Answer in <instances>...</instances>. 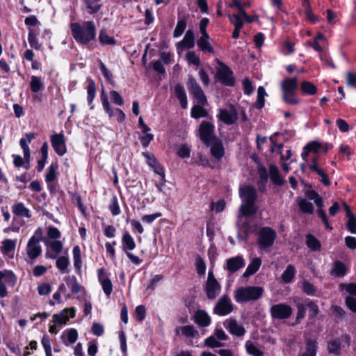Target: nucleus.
<instances>
[{
  "instance_id": "27",
  "label": "nucleus",
  "mask_w": 356,
  "mask_h": 356,
  "mask_svg": "<svg viewBox=\"0 0 356 356\" xmlns=\"http://www.w3.org/2000/svg\"><path fill=\"white\" fill-rule=\"evenodd\" d=\"M205 291L209 300H214L220 293L221 286L218 282H209L205 284Z\"/></svg>"
},
{
  "instance_id": "47",
  "label": "nucleus",
  "mask_w": 356,
  "mask_h": 356,
  "mask_svg": "<svg viewBox=\"0 0 356 356\" xmlns=\"http://www.w3.org/2000/svg\"><path fill=\"white\" fill-rule=\"evenodd\" d=\"M101 101L102 106L106 112L108 114L109 117L111 118L115 115V111H113L109 104L108 97L105 94L104 91H102L101 95Z\"/></svg>"
},
{
  "instance_id": "43",
  "label": "nucleus",
  "mask_w": 356,
  "mask_h": 356,
  "mask_svg": "<svg viewBox=\"0 0 356 356\" xmlns=\"http://www.w3.org/2000/svg\"><path fill=\"white\" fill-rule=\"evenodd\" d=\"M298 207L300 211L303 213L312 214L314 213V206L312 202L307 201L306 199H300L298 201Z\"/></svg>"
},
{
  "instance_id": "53",
  "label": "nucleus",
  "mask_w": 356,
  "mask_h": 356,
  "mask_svg": "<svg viewBox=\"0 0 356 356\" xmlns=\"http://www.w3.org/2000/svg\"><path fill=\"white\" fill-rule=\"evenodd\" d=\"M186 27V22L184 20H179L173 32V36L177 38L181 36Z\"/></svg>"
},
{
  "instance_id": "25",
  "label": "nucleus",
  "mask_w": 356,
  "mask_h": 356,
  "mask_svg": "<svg viewBox=\"0 0 356 356\" xmlns=\"http://www.w3.org/2000/svg\"><path fill=\"white\" fill-rule=\"evenodd\" d=\"M314 203L316 204V207H318V209L316 211L318 216L321 219L322 222H323L325 228L329 230H332V227L329 224V220L327 217V215L324 210H323V201L321 196L317 197L314 200Z\"/></svg>"
},
{
  "instance_id": "64",
  "label": "nucleus",
  "mask_w": 356,
  "mask_h": 356,
  "mask_svg": "<svg viewBox=\"0 0 356 356\" xmlns=\"http://www.w3.org/2000/svg\"><path fill=\"white\" fill-rule=\"evenodd\" d=\"M346 227L348 230L352 234H356V218L355 216H351L348 218L346 223Z\"/></svg>"
},
{
  "instance_id": "23",
  "label": "nucleus",
  "mask_w": 356,
  "mask_h": 356,
  "mask_svg": "<svg viewBox=\"0 0 356 356\" xmlns=\"http://www.w3.org/2000/svg\"><path fill=\"white\" fill-rule=\"evenodd\" d=\"M195 45L194 33L192 30L189 29L186 31L182 40L177 44L178 51L182 50L184 48L191 49Z\"/></svg>"
},
{
  "instance_id": "41",
  "label": "nucleus",
  "mask_w": 356,
  "mask_h": 356,
  "mask_svg": "<svg viewBox=\"0 0 356 356\" xmlns=\"http://www.w3.org/2000/svg\"><path fill=\"white\" fill-rule=\"evenodd\" d=\"M101 0H83L90 14L96 13L100 10L102 5L98 3Z\"/></svg>"
},
{
  "instance_id": "15",
  "label": "nucleus",
  "mask_w": 356,
  "mask_h": 356,
  "mask_svg": "<svg viewBox=\"0 0 356 356\" xmlns=\"http://www.w3.org/2000/svg\"><path fill=\"white\" fill-rule=\"evenodd\" d=\"M16 282L15 274L10 270L0 271V297L7 296L8 291L6 284L11 283L14 284Z\"/></svg>"
},
{
  "instance_id": "20",
  "label": "nucleus",
  "mask_w": 356,
  "mask_h": 356,
  "mask_svg": "<svg viewBox=\"0 0 356 356\" xmlns=\"http://www.w3.org/2000/svg\"><path fill=\"white\" fill-rule=\"evenodd\" d=\"M245 265V260L242 256L231 257L226 260V266L225 267L229 273H233Z\"/></svg>"
},
{
  "instance_id": "34",
  "label": "nucleus",
  "mask_w": 356,
  "mask_h": 356,
  "mask_svg": "<svg viewBox=\"0 0 356 356\" xmlns=\"http://www.w3.org/2000/svg\"><path fill=\"white\" fill-rule=\"evenodd\" d=\"M327 348L330 354L339 355L341 354V342L339 339L330 340L327 342Z\"/></svg>"
},
{
  "instance_id": "55",
  "label": "nucleus",
  "mask_w": 356,
  "mask_h": 356,
  "mask_svg": "<svg viewBox=\"0 0 356 356\" xmlns=\"http://www.w3.org/2000/svg\"><path fill=\"white\" fill-rule=\"evenodd\" d=\"M186 60L188 63L193 64L197 67L201 64L200 59L197 56L195 51H188L186 56Z\"/></svg>"
},
{
  "instance_id": "26",
  "label": "nucleus",
  "mask_w": 356,
  "mask_h": 356,
  "mask_svg": "<svg viewBox=\"0 0 356 356\" xmlns=\"http://www.w3.org/2000/svg\"><path fill=\"white\" fill-rule=\"evenodd\" d=\"M211 154L217 160L221 159L225 154V149L221 140L217 138L213 140L210 144Z\"/></svg>"
},
{
  "instance_id": "60",
  "label": "nucleus",
  "mask_w": 356,
  "mask_h": 356,
  "mask_svg": "<svg viewBox=\"0 0 356 356\" xmlns=\"http://www.w3.org/2000/svg\"><path fill=\"white\" fill-rule=\"evenodd\" d=\"M110 97L112 102L118 106H122L124 104L122 96L115 90H111L110 92Z\"/></svg>"
},
{
  "instance_id": "6",
  "label": "nucleus",
  "mask_w": 356,
  "mask_h": 356,
  "mask_svg": "<svg viewBox=\"0 0 356 356\" xmlns=\"http://www.w3.org/2000/svg\"><path fill=\"white\" fill-rule=\"evenodd\" d=\"M263 291L259 286L240 287L235 291L234 299L239 303L256 300L262 296Z\"/></svg>"
},
{
  "instance_id": "7",
  "label": "nucleus",
  "mask_w": 356,
  "mask_h": 356,
  "mask_svg": "<svg viewBox=\"0 0 356 356\" xmlns=\"http://www.w3.org/2000/svg\"><path fill=\"white\" fill-rule=\"evenodd\" d=\"M135 248L136 243L134 238L128 232H125L122 237V249L134 264L140 265L143 262V259L130 252Z\"/></svg>"
},
{
  "instance_id": "1",
  "label": "nucleus",
  "mask_w": 356,
  "mask_h": 356,
  "mask_svg": "<svg viewBox=\"0 0 356 356\" xmlns=\"http://www.w3.org/2000/svg\"><path fill=\"white\" fill-rule=\"evenodd\" d=\"M72 35L74 40L83 45H88L95 40L97 29L93 21H87L82 24L73 23L71 24Z\"/></svg>"
},
{
  "instance_id": "32",
  "label": "nucleus",
  "mask_w": 356,
  "mask_h": 356,
  "mask_svg": "<svg viewBox=\"0 0 356 356\" xmlns=\"http://www.w3.org/2000/svg\"><path fill=\"white\" fill-rule=\"evenodd\" d=\"M296 270L293 265L289 264L286 266L281 275L282 280L286 284L291 283L296 275Z\"/></svg>"
},
{
  "instance_id": "12",
  "label": "nucleus",
  "mask_w": 356,
  "mask_h": 356,
  "mask_svg": "<svg viewBox=\"0 0 356 356\" xmlns=\"http://www.w3.org/2000/svg\"><path fill=\"white\" fill-rule=\"evenodd\" d=\"M292 308L284 303L274 305L270 307V314L273 318L287 319L292 314Z\"/></svg>"
},
{
  "instance_id": "13",
  "label": "nucleus",
  "mask_w": 356,
  "mask_h": 356,
  "mask_svg": "<svg viewBox=\"0 0 356 356\" xmlns=\"http://www.w3.org/2000/svg\"><path fill=\"white\" fill-rule=\"evenodd\" d=\"M40 243V238L35 236V235L32 236L29 238L26 250V254L30 259L34 260L41 254L42 247Z\"/></svg>"
},
{
  "instance_id": "36",
  "label": "nucleus",
  "mask_w": 356,
  "mask_h": 356,
  "mask_svg": "<svg viewBox=\"0 0 356 356\" xmlns=\"http://www.w3.org/2000/svg\"><path fill=\"white\" fill-rule=\"evenodd\" d=\"M306 244L313 251H319L321 248L320 241L311 234L306 236Z\"/></svg>"
},
{
  "instance_id": "58",
  "label": "nucleus",
  "mask_w": 356,
  "mask_h": 356,
  "mask_svg": "<svg viewBox=\"0 0 356 356\" xmlns=\"http://www.w3.org/2000/svg\"><path fill=\"white\" fill-rule=\"evenodd\" d=\"M204 343L210 348H218L222 346V343L215 336L207 337L204 341Z\"/></svg>"
},
{
  "instance_id": "59",
  "label": "nucleus",
  "mask_w": 356,
  "mask_h": 356,
  "mask_svg": "<svg viewBox=\"0 0 356 356\" xmlns=\"http://www.w3.org/2000/svg\"><path fill=\"white\" fill-rule=\"evenodd\" d=\"M302 290L308 296H315L316 288L314 286L307 280L302 282Z\"/></svg>"
},
{
  "instance_id": "28",
  "label": "nucleus",
  "mask_w": 356,
  "mask_h": 356,
  "mask_svg": "<svg viewBox=\"0 0 356 356\" xmlns=\"http://www.w3.org/2000/svg\"><path fill=\"white\" fill-rule=\"evenodd\" d=\"M347 268L346 265L341 261L337 260L333 263V268L331 275L337 277H341L346 275Z\"/></svg>"
},
{
  "instance_id": "18",
  "label": "nucleus",
  "mask_w": 356,
  "mask_h": 356,
  "mask_svg": "<svg viewBox=\"0 0 356 356\" xmlns=\"http://www.w3.org/2000/svg\"><path fill=\"white\" fill-rule=\"evenodd\" d=\"M223 325L228 332L236 337H243L245 334V329L234 318H228L223 322Z\"/></svg>"
},
{
  "instance_id": "33",
  "label": "nucleus",
  "mask_w": 356,
  "mask_h": 356,
  "mask_svg": "<svg viewBox=\"0 0 356 356\" xmlns=\"http://www.w3.org/2000/svg\"><path fill=\"white\" fill-rule=\"evenodd\" d=\"M12 211L14 214L18 216L26 218H30L31 216L30 211L21 202L14 204Z\"/></svg>"
},
{
  "instance_id": "42",
  "label": "nucleus",
  "mask_w": 356,
  "mask_h": 356,
  "mask_svg": "<svg viewBox=\"0 0 356 356\" xmlns=\"http://www.w3.org/2000/svg\"><path fill=\"white\" fill-rule=\"evenodd\" d=\"M266 95L265 88L263 86H259L257 89V98L255 103V107L257 109H261L264 106Z\"/></svg>"
},
{
  "instance_id": "46",
  "label": "nucleus",
  "mask_w": 356,
  "mask_h": 356,
  "mask_svg": "<svg viewBox=\"0 0 356 356\" xmlns=\"http://www.w3.org/2000/svg\"><path fill=\"white\" fill-rule=\"evenodd\" d=\"M16 240L6 239L2 242V246L1 247V251L6 254H9L11 251L15 249Z\"/></svg>"
},
{
  "instance_id": "38",
  "label": "nucleus",
  "mask_w": 356,
  "mask_h": 356,
  "mask_svg": "<svg viewBox=\"0 0 356 356\" xmlns=\"http://www.w3.org/2000/svg\"><path fill=\"white\" fill-rule=\"evenodd\" d=\"M30 87L31 91L35 93L43 90L44 86L42 83L41 77L32 76L31 78Z\"/></svg>"
},
{
  "instance_id": "31",
  "label": "nucleus",
  "mask_w": 356,
  "mask_h": 356,
  "mask_svg": "<svg viewBox=\"0 0 356 356\" xmlns=\"http://www.w3.org/2000/svg\"><path fill=\"white\" fill-rule=\"evenodd\" d=\"M98 39L102 45H115L116 44L114 37L108 35L106 29L104 28L99 31Z\"/></svg>"
},
{
  "instance_id": "29",
  "label": "nucleus",
  "mask_w": 356,
  "mask_h": 356,
  "mask_svg": "<svg viewBox=\"0 0 356 356\" xmlns=\"http://www.w3.org/2000/svg\"><path fill=\"white\" fill-rule=\"evenodd\" d=\"M175 93L177 98L179 100L181 106L182 108H186L187 107V97L184 87L177 83L175 86Z\"/></svg>"
},
{
  "instance_id": "21",
  "label": "nucleus",
  "mask_w": 356,
  "mask_h": 356,
  "mask_svg": "<svg viewBox=\"0 0 356 356\" xmlns=\"http://www.w3.org/2000/svg\"><path fill=\"white\" fill-rule=\"evenodd\" d=\"M318 345V342L312 339H308L305 341V347L300 350L298 356H316Z\"/></svg>"
},
{
  "instance_id": "45",
  "label": "nucleus",
  "mask_w": 356,
  "mask_h": 356,
  "mask_svg": "<svg viewBox=\"0 0 356 356\" xmlns=\"http://www.w3.org/2000/svg\"><path fill=\"white\" fill-rule=\"evenodd\" d=\"M36 35L37 34L35 33L33 29H29L28 35V41L29 44L32 48H34L36 50H39L41 48V44L39 43L36 38Z\"/></svg>"
},
{
  "instance_id": "8",
  "label": "nucleus",
  "mask_w": 356,
  "mask_h": 356,
  "mask_svg": "<svg viewBox=\"0 0 356 356\" xmlns=\"http://www.w3.org/2000/svg\"><path fill=\"white\" fill-rule=\"evenodd\" d=\"M219 67H217L216 77L223 85L233 86L235 80L232 70L223 63L218 61Z\"/></svg>"
},
{
  "instance_id": "2",
  "label": "nucleus",
  "mask_w": 356,
  "mask_h": 356,
  "mask_svg": "<svg viewBox=\"0 0 356 356\" xmlns=\"http://www.w3.org/2000/svg\"><path fill=\"white\" fill-rule=\"evenodd\" d=\"M239 194L243 201V204L239 208L240 213L244 216L254 215L258 210L257 207L254 204L257 198L255 188L249 185L241 186Z\"/></svg>"
},
{
  "instance_id": "3",
  "label": "nucleus",
  "mask_w": 356,
  "mask_h": 356,
  "mask_svg": "<svg viewBox=\"0 0 356 356\" xmlns=\"http://www.w3.org/2000/svg\"><path fill=\"white\" fill-rule=\"evenodd\" d=\"M251 159L254 163V169L259 178H280L278 168L275 164L261 159L257 154H252Z\"/></svg>"
},
{
  "instance_id": "48",
  "label": "nucleus",
  "mask_w": 356,
  "mask_h": 356,
  "mask_svg": "<svg viewBox=\"0 0 356 356\" xmlns=\"http://www.w3.org/2000/svg\"><path fill=\"white\" fill-rule=\"evenodd\" d=\"M96 87L94 81L90 80L87 86V100L89 105H91L95 97Z\"/></svg>"
},
{
  "instance_id": "56",
  "label": "nucleus",
  "mask_w": 356,
  "mask_h": 356,
  "mask_svg": "<svg viewBox=\"0 0 356 356\" xmlns=\"http://www.w3.org/2000/svg\"><path fill=\"white\" fill-rule=\"evenodd\" d=\"M69 265V260L67 257L62 256L58 258L56 262V267L63 273H65Z\"/></svg>"
},
{
  "instance_id": "61",
  "label": "nucleus",
  "mask_w": 356,
  "mask_h": 356,
  "mask_svg": "<svg viewBox=\"0 0 356 356\" xmlns=\"http://www.w3.org/2000/svg\"><path fill=\"white\" fill-rule=\"evenodd\" d=\"M136 318L137 321H142L145 319L146 316L145 307L143 305H138L135 310Z\"/></svg>"
},
{
  "instance_id": "62",
  "label": "nucleus",
  "mask_w": 356,
  "mask_h": 356,
  "mask_svg": "<svg viewBox=\"0 0 356 356\" xmlns=\"http://www.w3.org/2000/svg\"><path fill=\"white\" fill-rule=\"evenodd\" d=\"M322 147V145L316 141H313L309 143H308L305 147V150L314 152V153H317L320 151L321 148Z\"/></svg>"
},
{
  "instance_id": "30",
  "label": "nucleus",
  "mask_w": 356,
  "mask_h": 356,
  "mask_svg": "<svg viewBox=\"0 0 356 356\" xmlns=\"http://www.w3.org/2000/svg\"><path fill=\"white\" fill-rule=\"evenodd\" d=\"M261 264V259L259 257H256L252 260V261L248 266L245 271L243 273L244 277H248L254 274L260 268Z\"/></svg>"
},
{
  "instance_id": "4",
  "label": "nucleus",
  "mask_w": 356,
  "mask_h": 356,
  "mask_svg": "<svg viewBox=\"0 0 356 356\" xmlns=\"http://www.w3.org/2000/svg\"><path fill=\"white\" fill-rule=\"evenodd\" d=\"M282 99L290 105H298L300 103L299 99L296 97V90L298 88L297 77L286 78L280 84Z\"/></svg>"
},
{
  "instance_id": "39",
  "label": "nucleus",
  "mask_w": 356,
  "mask_h": 356,
  "mask_svg": "<svg viewBox=\"0 0 356 356\" xmlns=\"http://www.w3.org/2000/svg\"><path fill=\"white\" fill-rule=\"evenodd\" d=\"M245 346L247 353L252 356H264V352L259 350L251 341H247Z\"/></svg>"
},
{
  "instance_id": "16",
  "label": "nucleus",
  "mask_w": 356,
  "mask_h": 356,
  "mask_svg": "<svg viewBox=\"0 0 356 356\" xmlns=\"http://www.w3.org/2000/svg\"><path fill=\"white\" fill-rule=\"evenodd\" d=\"M50 140L53 149L58 155L63 156L66 153L67 148L63 134L60 133L51 135Z\"/></svg>"
},
{
  "instance_id": "17",
  "label": "nucleus",
  "mask_w": 356,
  "mask_h": 356,
  "mask_svg": "<svg viewBox=\"0 0 356 356\" xmlns=\"http://www.w3.org/2000/svg\"><path fill=\"white\" fill-rule=\"evenodd\" d=\"M76 309L74 307L64 309L59 314H55L52 316V322L58 325H63L69 321L70 318L75 316Z\"/></svg>"
},
{
  "instance_id": "10",
  "label": "nucleus",
  "mask_w": 356,
  "mask_h": 356,
  "mask_svg": "<svg viewBox=\"0 0 356 356\" xmlns=\"http://www.w3.org/2000/svg\"><path fill=\"white\" fill-rule=\"evenodd\" d=\"M214 125L208 121H202L199 128V135L201 140L207 146H209L216 138L214 135Z\"/></svg>"
},
{
  "instance_id": "9",
  "label": "nucleus",
  "mask_w": 356,
  "mask_h": 356,
  "mask_svg": "<svg viewBox=\"0 0 356 356\" xmlns=\"http://www.w3.org/2000/svg\"><path fill=\"white\" fill-rule=\"evenodd\" d=\"M186 86L190 93L195 98L198 104L202 105L207 104V97L203 90L192 75L188 76Z\"/></svg>"
},
{
  "instance_id": "50",
  "label": "nucleus",
  "mask_w": 356,
  "mask_h": 356,
  "mask_svg": "<svg viewBox=\"0 0 356 356\" xmlns=\"http://www.w3.org/2000/svg\"><path fill=\"white\" fill-rule=\"evenodd\" d=\"M73 259L74 267L77 269H80L81 267V250L78 245L73 248Z\"/></svg>"
},
{
  "instance_id": "49",
  "label": "nucleus",
  "mask_w": 356,
  "mask_h": 356,
  "mask_svg": "<svg viewBox=\"0 0 356 356\" xmlns=\"http://www.w3.org/2000/svg\"><path fill=\"white\" fill-rule=\"evenodd\" d=\"M197 45L198 48L203 52H209L213 54L214 49L212 47L209 40H204L203 39H198L197 40Z\"/></svg>"
},
{
  "instance_id": "11",
  "label": "nucleus",
  "mask_w": 356,
  "mask_h": 356,
  "mask_svg": "<svg viewBox=\"0 0 356 356\" xmlns=\"http://www.w3.org/2000/svg\"><path fill=\"white\" fill-rule=\"evenodd\" d=\"M234 310V305L227 295H223L216 302L213 308V314L218 316H226Z\"/></svg>"
},
{
  "instance_id": "14",
  "label": "nucleus",
  "mask_w": 356,
  "mask_h": 356,
  "mask_svg": "<svg viewBox=\"0 0 356 356\" xmlns=\"http://www.w3.org/2000/svg\"><path fill=\"white\" fill-rule=\"evenodd\" d=\"M218 118L225 124L232 125L237 121L238 116L236 109L233 106H230L228 109H220Z\"/></svg>"
},
{
  "instance_id": "52",
  "label": "nucleus",
  "mask_w": 356,
  "mask_h": 356,
  "mask_svg": "<svg viewBox=\"0 0 356 356\" xmlns=\"http://www.w3.org/2000/svg\"><path fill=\"white\" fill-rule=\"evenodd\" d=\"M13 164L15 165V167L20 168V167L24 166L26 168H29V165L30 163V160L29 161H26V159L24 156L22 158L19 155L13 154Z\"/></svg>"
},
{
  "instance_id": "19",
  "label": "nucleus",
  "mask_w": 356,
  "mask_h": 356,
  "mask_svg": "<svg viewBox=\"0 0 356 356\" xmlns=\"http://www.w3.org/2000/svg\"><path fill=\"white\" fill-rule=\"evenodd\" d=\"M98 280L100 282L104 293L109 296L113 291V285L111 280L108 278L106 270L104 268H101L97 271Z\"/></svg>"
},
{
  "instance_id": "54",
  "label": "nucleus",
  "mask_w": 356,
  "mask_h": 356,
  "mask_svg": "<svg viewBox=\"0 0 356 356\" xmlns=\"http://www.w3.org/2000/svg\"><path fill=\"white\" fill-rule=\"evenodd\" d=\"M339 289L341 291L345 290L347 293L352 296H356V283H341L339 284Z\"/></svg>"
},
{
  "instance_id": "24",
  "label": "nucleus",
  "mask_w": 356,
  "mask_h": 356,
  "mask_svg": "<svg viewBox=\"0 0 356 356\" xmlns=\"http://www.w3.org/2000/svg\"><path fill=\"white\" fill-rule=\"evenodd\" d=\"M245 217L241 213L238 217V232L237 237L241 240H246L250 229V223L248 220L243 221Z\"/></svg>"
},
{
  "instance_id": "37",
  "label": "nucleus",
  "mask_w": 356,
  "mask_h": 356,
  "mask_svg": "<svg viewBox=\"0 0 356 356\" xmlns=\"http://www.w3.org/2000/svg\"><path fill=\"white\" fill-rule=\"evenodd\" d=\"M65 334L67 335V341H63V343L65 346H69V344L74 343L77 340L78 332L76 329L71 328L65 331L62 335V339H63Z\"/></svg>"
},
{
  "instance_id": "51",
  "label": "nucleus",
  "mask_w": 356,
  "mask_h": 356,
  "mask_svg": "<svg viewBox=\"0 0 356 356\" xmlns=\"http://www.w3.org/2000/svg\"><path fill=\"white\" fill-rule=\"evenodd\" d=\"M306 306L309 308V316L310 318H314L318 314L319 309L316 301L308 300L306 302Z\"/></svg>"
},
{
  "instance_id": "57",
  "label": "nucleus",
  "mask_w": 356,
  "mask_h": 356,
  "mask_svg": "<svg viewBox=\"0 0 356 356\" xmlns=\"http://www.w3.org/2000/svg\"><path fill=\"white\" fill-rule=\"evenodd\" d=\"M108 207H109V209H110L111 213L113 216H117V215L120 214V207L118 204V201L116 196H113L111 198V200Z\"/></svg>"
},
{
  "instance_id": "63",
  "label": "nucleus",
  "mask_w": 356,
  "mask_h": 356,
  "mask_svg": "<svg viewBox=\"0 0 356 356\" xmlns=\"http://www.w3.org/2000/svg\"><path fill=\"white\" fill-rule=\"evenodd\" d=\"M191 150L186 145H181L177 150V155L181 158H188L190 156Z\"/></svg>"
},
{
  "instance_id": "5",
  "label": "nucleus",
  "mask_w": 356,
  "mask_h": 356,
  "mask_svg": "<svg viewBox=\"0 0 356 356\" xmlns=\"http://www.w3.org/2000/svg\"><path fill=\"white\" fill-rule=\"evenodd\" d=\"M257 243L261 251H269L277 238V232L270 227H262L257 233Z\"/></svg>"
},
{
  "instance_id": "22",
  "label": "nucleus",
  "mask_w": 356,
  "mask_h": 356,
  "mask_svg": "<svg viewBox=\"0 0 356 356\" xmlns=\"http://www.w3.org/2000/svg\"><path fill=\"white\" fill-rule=\"evenodd\" d=\"M193 320L200 327H208L211 324V317L203 309H198L195 312Z\"/></svg>"
},
{
  "instance_id": "35",
  "label": "nucleus",
  "mask_w": 356,
  "mask_h": 356,
  "mask_svg": "<svg viewBox=\"0 0 356 356\" xmlns=\"http://www.w3.org/2000/svg\"><path fill=\"white\" fill-rule=\"evenodd\" d=\"M179 331H181V334L186 337H195L198 334L197 330H195V327L193 325H184L177 328V334H179Z\"/></svg>"
},
{
  "instance_id": "44",
  "label": "nucleus",
  "mask_w": 356,
  "mask_h": 356,
  "mask_svg": "<svg viewBox=\"0 0 356 356\" xmlns=\"http://www.w3.org/2000/svg\"><path fill=\"white\" fill-rule=\"evenodd\" d=\"M302 91L307 95H313L317 92L316 87L311 82L304 81L301 83Z\"/></svg>"
},
{
  "instance_id": "40",
  "label": "nucleus",
  "mask_w": 356,
  "mask_h": 356,
  "mask_svg": "<svg viewBox=\"0 0 356 356\" xmlns=\"http://www.w3.org/2000/svg\"><path fill=\"white\" fill-rule=\"evenodd\" d=\"M204 105L198 104L194 106L191 109V116L193 118L206 117L208 115L207 110L203 107Z\"/></svg>"
}]
</instances>
